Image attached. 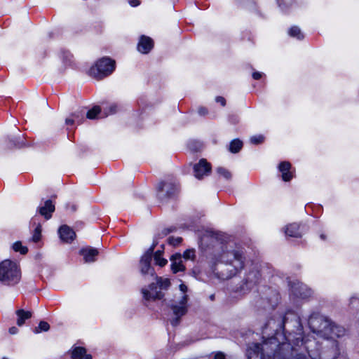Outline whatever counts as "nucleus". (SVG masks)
I'll list each match as a JSON object with an SVG mask.
<instances>
[{"label":"nucleus","instance_id":"1","mask_svg":"<svg viewBox=\"0 0 359 359\" xmlns=\"http://www.w3.org/2000/svg\"><path fill=\"white\" fill-rule=\"evenodd\" d=\"M293 342L295 346L304 345L309 356L312 359H334L339 354L336 340H325L319 344L316 341L308 340L304 342L301 334H299Z\"/></svg>","mask_w":359,"mask_h":359},{"label":"nucleus","instance_id":"2","mask_svg":"<svg viewBox=\"0 0 359 359\" xmlns=\"http://www.w3.org/2000/svg\"><path fill=\"white\" fill-rule=\"evenodd\" d=\"M220 262L225 267L222 271L220 277L223 279H229L244 268L245 257L241 250L226 246L225 249H222L220 255Z\"/></svg>","mask_w":359,"mask_h":359},{"label":"nucleus","instance_id":"3","mask_svg":"<svg viewBox=\"0 0 359 359\" xmlns=\"http://www.w3.org/2000/svg\"><path fill=\"white\" fill-rule=\"evenodd\" d=\"M285 344L290 343L280 344L274 337L267 339L262 344L252 343L247 349L248 359H275V355L280 351Z\"/></svg>","mask_w":359,"mask_h":359},{"label":"nucleus","instance_id":"4","mask_svg":"<svg viewBox=\"0 0 359 359\" xmlns=\"http://www.w3.org/2000/svg\"><path fill=\"white\" fill-rule=\"evenodd\" d=\"M21 278L20 270L16 263L6 259L0 263V282L6 285H14Z\"/></svg>","mask_w":359,"mask_h":359},{"label":"nucleus","instance_id":"5","mask_svg":"<svg viewBox=\"0 0 359 359\" xmlns=\"http://www.w3.org/2000/svg\"><path fill=\"white\" fill-rule=\"evenodd\" d=\"M180 290L183 294L178 302L172 301L170 306L174 315L170 319V323L172 326H177L180 323L181 318L187 313V300L188 296L184 293L187 291V287L184 284L180 285Z\"/></svg>","mask_w":359,"mask_h":359},{"label":"nucleus","instance_id":"6","mask_svg":"<svg viewBox=\"0 0 359 359\" xmlns=\"http://www.w3.org/2000/svg\"><path fill=\"white\" fill-rule=\"evenodd\" d=\"M114 69L115 61L109 57H102L90 69L89 73L97 79H102L111 74Z\"/></svg>","mask_w":359,"mask_h":359},{"label":"nucleus","instance_id":"7","mask_svg":"<svg viewBox=\"0 0 359 359\" xmlns=\"http://www.w3.org/2000/svg\"><path fill=\"white\" fill-rule=\"evenodd\" d=\"M261 273L257 266H252L245 273L239 285V290L248 292L253 289L260 281Z\"/></svg>","mask_w":359,"mask_h":359},{"label":"nucleus","instance_id":"8","mask_svg":"<svg viewBox=\"0 0 359 359\" xmlns=\"http://www.w3.org/2000/svg\"><path fill=\"white\" fill-rule=\"evenodd\" d=\"M330 321L329 319L323 316L313 313L309 317L308 324L313 333H316L320 337H323L329 325Z\"/></svg>","mask_w":359,"mask_h":359},{"label":"nucleus","instance_id":"9","mask_svg":"<svg viewBox=\"0 0 359 359\" xmlns=\"http://www.w3.org/2000/svg\"><path fill=\"white\" fill-rule=\"evenodd\" d=\"M157 245V242L155 241L152 245L147 250V252L142 255L140 261V271L142 275H150L154 276L155 271L153 267L151 266V262L152 259V255L155 247Z\"/></svg>","mask_w":359,"mask_h":359},{"label":"nucleus","instance_id":"10","mask_svg":"<svg viewBox=\"0 0 359 359\" xmlns=\"http://www.w3.org/2000/svg\"><path fill=\"white\" fill-rule=\"evenodd\" d=\"M177 191V185L173 182H161L157 186V197L161 201L173 197Z\"/></svg>","mask_w":359,"mask_h":359},{"label":"nucleus","instance_id":"11","mask_svg":"<svg viewBox=\"0 0 359 359\" xmlns=\"http://www.w3.org/2000/svg\"><path fill=\"white\" fill-rule=\"evenodd\" d=\"M262 299L267 302L266 305L264 306V309H273L279 302L280 295L276 290L268 288L266 290Z\"/></svg>","mask_w":359,"mask_h":359},{"label":"nucleus","instance_id":"12","mask_svg":"<svg viewBox=\"0 0 359 359\" xmlns=\"http://www.w3.org/2000/svg\"><path fill=\"white\" fill-rule=\"evenodd\" d=\"M345 334V329L330 321L323 338L327 340H334L336 337H340Z\"/></svg>","mask_w":359,"mask_h":359},{"label":"nucleus","instance_id":"13","mask_svg":"<svg viewBox=\"0 0 359 359\" xmlns=\"http://www.w3.org/2000/svg\"><path fill=\"white\" fill-rule=\"evenodd\" d=\"M157 285L155 283H152L149 285V288H142V293L143 297L147 301H155L161 299L163 297V293L161 290H157Z\"/></svg>","mask_w":359,"mask_h":359},{"label":"nucleus","instance_id":"14","mask_svg":"<svg viewBox=\"0 0 359 359\" xmlns=\"http://www.w3.org/2000/svg\"><path fill=\"white\" fill-rule=\"evenodd\" d=\"M211 172V165L204 158L201 159L198 163L194 165V176L201 180L204 176L209 175Z\"/></svg>","mask_w":359,"mask_h":359},{"label":"nucleus","instance_id":"15","mask_svg":"<svg viewBox=\"0 0 359 359\" xmlns=\"http://www.w3.org/2000/svg\"><path fill=\"white\" fill-rule=\"evenodd\" d=\"M58 233L60 239L67 243H72L76 238V233L74 230L67 225H62L58 229Z\"/></svg>","mask_w":359,"mask_h":359},{"label":"nucleus","instance_id":"16","mask_svg":"<svg viewBox=\"0 0 359 359\" xmlns=\"http://www.w3.org/2000/svg\"><path fill=\"white\" fill-rule=\"evenodd\" d=\"M292 293L297 297L306 299L311 296L313 292L306 285L302 283H297L292 287Z\"/></svg>","mask_w":359,"mask_h":359},{"label":"nucleus","instance_id":"17","mask_svg":"<svg viewBox=\"0 0 359 359\" xmlns=\"http://www.w3.org/2000/svg\"><path fill=\"white\" fill-rule=\"evenodd\" d=\"M98 254L97 249L92 247H86L80 250V255L83 256L84 262L86 263L95 262Z\"/></svg>","mask_w":359,"mask_h":359},{"label":"nucleus","instance_id":"18","mask_svg":"<svg viewBox=\"0 0 359 359\" xmlns=\"http://www.w3.org/2000/svg\"><path fill=\"white\" fill-rule=\"evenodd\" d=\"M154 47L153 40L146 36H142L137 45L138 50L144 54L148 53Z\"/></svg>","mask_w":359,"mask_h":359},{"label":"nucleus","instance_id":"19","mask_svg":"<svg viewBox=\"0 0 359 359\" xmlns=\"http://www.w3.org/2000/svg\"><path fill=\"white\" fill-rule=\"evenodd\" d=\"M55 205L51 200L45 201L44 205L38 208V211L41 216L46 219H49L52 217V213L55 211Z\"/></svg>","mask_w":359,"mask_h":359},{"label":"nucleus","instance_id":"20","mask_svg":"<svg viewBox=\"0 0 359 359\" xmlns=\"http://www.w3.org/2000/svg\"><path fill=\"white\" fill-rule=\"evenodd\" d=\"M171 269L174 273L179 271H183L185 269L184 266L182 264V259L181 254L177 253L173 255L171 258Z\"/></svg>","mask_w":359,"mask_h":359},{"label":"nucleus","instance_id":"21","mask_svg":"<svg viewBox=\"0 0 359 359\" xmlns=\"http://www.w3.org/2000/svg\"><path fill=\"white\" fill-rule=\"evenodd\" d=\"M291 168V164L288 161H283L279 165V170L282 173V179L285 182L290 181L293 175L290 171Z\"/></svg>","mask_w":359,"mask_h":359},{"label":"nucleus","instance_id":"22","mask_svg":"<svg viewBox=\"0 0 359 359\" xmlns=\"http://www.w3.org/2000/svg\"><path fill=\"white\" fill-rule=\"evenodd\" d=\"M300 226L298 224L293 223L285 226V233L286 236L294 238L302 237Z\"/></svg>","mask_w":359,"mask_h":359},{"label":"nucleus","instance_id":"23","mask_svg":"<svg viewBox=\"0 0 359 359\" xmlns=\"http://www.w3.org/2000/svg\"><path fill=\"white\" fill-rule=\"evenodd\" d=\"M73 359H91L92 356L86 353V349L83 347H76L72 352Z\"/></svg>","mask_w":359,"mask_h":359},{"label":"nucleus","instance_id":"24","mask_svg":"<svg viewBox=\"0 0 359 359\" xmlns=\"http://www.w3.org/2000/svg\"><path fill=\"white\" fill-rule=\"evenodd\" d=\"M15 313L18 317L17 325L18 326H22L25 324V320L29 319L32 316V312L26 311L23 309L17 310Z\"/></svg>","mask_w":359,"mask_h":359},{"label":"nucleus","instance_id":"25","mask_svg":"<svg viewBox=\"0 0 359 359\" xmlns=\"http://www.w3.org/2000/svg\"><path fill=\"white\" fill-rule=\"evenodd\" d=\"M86 114L84 108H79L76 110L71 116L75 119L77 124H81L84 119V115Z\"/></svg>","mask_w":359,"mask_h":359},{"label":"nucleus","instance_id":"26","mask_svg":"<svg viewBox=\"0 0 359 359\" xmlns=\"http://www.w3.org/2000/svg\"><path fill=\"white\" fill-rule=\"evenodd\" d=\"M242 147L243 142L240 140L236 139L231 142L229 149L231 153L235 154L238 152L241 149Z\"/></svg>","mask_w":359,"mask_h":359},{"label":"nucleus","instance_id":"27","mask_svg":"<svg viewBox=\"0 0 359 359\" xmlns=\"http://www.w3.org/2000/svg\"><path fill=\"white\" fill-rule=\"evenodd\" d=\"M162 254L163 250H158L154 255L156 264L160 266H164L168 263V261L165 259L161 257Z\"/></svg>","mask_w":359,"mask_h":359},{"label":"nucleus","instance_id":"28","mask_svg":"<svg viewBox=\"0 0 359 359\" xmlns=\"http://www.w3.org/2000/svg\"><path fill=\"white\" fill-rule=\"evenodd\" d=\"M157 287H159L161 290H166L170 285V280L168 278H162L161 277H156Z\"/></svg>","mask_w":359,"mask_h":359},{"label":"nucleus","instance_id":"29","mask_svg":"<svg viewBox=\"0 0 359 359\" xmlns=\"http://www.w3.org/2000/svg\"><path fill=\"white\" fill-rule=\"evenodd\" d=\"M289 35L292 37H296L299 40L304 39V34L302 33L299 27L297 26L292 27L289 30Z\"/></svg>","mask_w":359,"mask_h":359},{"label":"nucleus","instance_id":"30","mask_svg":"<svg viewBox=\"0 0 359 359\" xmlns=\"http://www.w3.org/2000/svg\"><path fill=\"white\" fill-rule=\"evenodd\" d=\"M12 248L15 252H19L21 255H25L28 252V248L26 246H23L20 241L14 243Z\"/></svg>","mask_w":359,"mask_h":359},{"label":"nucleus","instance_id":"31","mask_svg":"<svg viewBox=\"0 0 359 359\" xmlns=\"http://www.w3.org/2000/svg\"><path fill=\"white\" fill-rule=\"evenodd\" d=\"M50 329L49 324L46 321H41L39 324V326L35 327L34 330V333H39L41 332H47Z\"/></svg>","mask_w":359,"mask_h":359},{"label":"nucleus","instance_id":"32","mask_svg":"<svg viewBox=\"0 0 359 359\" xmlns=\"http://www.w3.org/2000/svg\"><path fill=\"white\" fill-rule=\"evenodd\" d=\"M100 111V107L99 106H95L92 109L89 110L86 113V117L89 119H95Z\"/></svg>","mask_w":359,"mask_h":359},{"label":"nucleus","instance_id":"33","mask_svg":"<svg viewBox=\"0 0 359 359\" xmlns=\"http://www.w3.org/2000/svg\"><path fill=\"white\" fill-rule=\"evenodd\" d=\"M218 175L224 177L226 180H229L231 178V172L223 167H218L216 170Z\"/></svg>","mask_w":359,"mask_h":359},{"label":"nucleus","instance_id":"34","mask_svg":"<svg viewBox=\"0 0 359 359\" xmlns=\"http://www.w3.org/2000/svg\"><path fill=\"white\" fill-rule=\"evenodd\" d=\"M264 137L262 135H255L250 137V141L253 144H259L264 142Z\"/></svg>","mask_w":359,"mask_h":359},{"label":"nucleus","instance_id":"35","mask_svg":"<svg viewBox=\"0 0 359 359\" xmlns=\"http://www.w3.org/2000/svg\"><path fill=\"white\" fill-rule=\"evenodd\" d=\"M41 226L39 225L34 229V234H33V236H32V241L34 243H37L40 240V238H41Z\"/></svg>","mask_w":359,"mask_h":359},{"label":"nucleus","instance_id":"36","mask_svg":"<svg viewBox=\"0 0 359 359\" xmlns=\"http://www.w3.org/2000/svg\"><path fill=\"white\" fill-rule=\"evenodd\" d=\"M182 241V238L181 237L174 238V237H169L168 239V242L170 245L175 246L179 245Z\"/></svg>","mask_w":359,"mask_h":359},{"label":"nucleus","instance_id":"37","mask_svg":"<svg viewBox=\"0 0 359 359\" xmlns=\"http://www.w3.org/2000/svg\"><path fill=\"white\" fill-rule=\"evenodd\" d=\"M183 257L185 259H193L195 257V250H187L184 252Z\"/></svg>","mask_w":359,"mask_h":359},{"label":"nucleus","instance_id":"38","mask_svg":"<svg viewBox=\"0 0 359 359\" xmlns=\"http://www.w3.org/2000/svg\"><path fill=\"white\" fill-rule=\"evenodd\" d=\"M168 234V231H167L166 228L163 229L160 233H158L154 239V241H156L158 243V240L160 238H162L165 236H166ZM154 242H153L154 243Z\"/></svg>","mask_w":359,"mask_h":359},{"label":"nucleus","instance_id":"39","mask_svg":"<svg viewBox=\"0 0 359 359\" xmlns=\"http://www.w3.org/2000/svg\"><path fill=\"white\" fill-rule=\"evenodd\" d=\"M11 146L17 148H20L25 145V143L22 140H10Z\"/></svg>","mask_w":359,"mask_h":359},{"label":"nucleus","instance_id":"40","mask_svg":"<svg viewBox=\"0 0 359 359\" xmlns=\"http://www.w3.org/2000/svg\"><path fill=\"white\" fill-rule=\"evenodd\" d=\"M229 121L232 124H237L239 122V118L236 114H230L229 116Z\"/></svg>","mask_w":359,"mask_h":359},{"label":"nucleus","instance_id":"41","mask_svg":"<svg viewBox=\"0 0 359 359\" xmlns=\"http://www.w3.org/2000/svg\"><path fill=\"white\" fill-rule=\"evenodd\" d=\"M215 101L217 102H219L222 104V106L224 107L226 105V100L225 99L222 97V96H217L216 98H215Z\"/></svg>","mask_w":359,"mask_h":359},{"label":"nucleus","instance_id":"42","mask_svg":"<svg viewBox=\"0 0 359 359\" xmlns=\"http://www.w3.org/2000/svg\"><path fill=\"white\" fill-rule=\"evenodd\" d=\"M65 123L67 125H72L74 124V123H76V121H75V119H74V118L72 116V117H69V118H67L66 120H65Z\"/></svg>","mask_w":359,"mask_h":359},{"label":"nucleus","instance_id":"43","mask_svg":"<svg viewBox=\"0 0 359 359\" xmlns=\"http://www.w3.org/2000/svg\"><path fill=\"white\" fill-rule=\"evenodd\" d=\"M262 76V74L259 72H255L252 74V78L255 80L259 79Z\"/></svg>","mask_w":359,"mask_h":359},{"label":"nucleus","instance_id":"44","mask_svg":"<svg viewBox=\"0 0 359 359\" xmlns=\"http://www.w3.org/2000/svg\"><path fill=\"white\" fill-rule=\"evenodd\" d=\"M129 4L131 6L135 7L140 5V2L139 0H130Z\"/></svg>","mask_w":359,"mask_h":359},{"label":"nucleus","instance_id":"45","mask_svg":"<svg viewBox=\"0 0 359 359\" xmlns=\"http://www.w3.org/2000/svg\"><path fill=\"white\" fill-rule=\"evenodd\" d=\"M198 113H199L200 115L204 116V115L208 114V110L205 107H200L198 109Z\"/></svg>","mask_w":359,"mask_h":359},{"label":"nucleus","instance_id":"46","mask_svg":"<svg viewBox=\"0 0 359 359\" xmlns=\"http://www.w3.org/2000/svg\"><path fill=\"white\" fill-rule=\"evenodd\" d=\"M224 355L222 353L218 352L215 355L212 359H224Z\"/></svg>","mask_w":359,"mask_h":359},{"label":"nucleus","instance_id":"47","mask_svg":"<svg viewBox=\"0 0 359 359\" xmlns=\"http://www.w3.org/2000/svg\"><path fill=\"white\" fill-rule=\"evenodd\" d=\"M11 334H15L18 332V329L15 327H11L8 330Z\"/></svg>","mask_w":359,"mask_h":359},{"label":"nucleus","instance_id":"48","mask_svg":"<svg viewBox=\"0 0 359 359\" xmlns=\"http://www.w3.org/2000/svg\"><path fill=\"white\" fill-rule=\"evenodd\" d=\"M167 231H168V234L171 232H173L176 230V228L174 226H170L169 228H166Z\"/></svg>","mask_w":359,"mask_h":359},{"label":"nucleus","instance_id":"49","mask_svg":"<svg viewBox=\"0 0 359 359\" xmlns=\"http://www.w3.org/2000/svg\"><path fill=\"white\" fill-rule=\"evenodd\" d=\"M285 322H286V320L285 318L283 319H282L281 324H280V328L283 329V330H284V325H285Z\"/></svg>","mask_w":359,"mask_h":359},{"label":"nucleus","instance_id":"50","mask_svg":"<svg viewBox=\"0 0 359 359\" xmlns=\"http://www.w3.org/2000/svg\"><path fill=\"white\" fill-rule=\"evenodd\" d=\"M116 105H113L110 107V111L111 113H114L116 111Z\"/></svg>","mask_w":359,"mask_h":359},{"label":"nucleus","instance_id":"51","mask_svg":"<svg viewBox=\"0 0 359 359\" xmlns=\"http://www.w3.org/2000/svg\"><path fill=\"white\" fill-rule=\"evenodd\" d=\"M71 209H72V210L73 212L76 211V205H71Z\"/></svg>","mask_w":359,"mask_h":359},{"label":"nucleus","instance_id":"52","mask_svg":"<svg viewBox=\"0 0 359 359\" xmlns=\"http://www.w3.org/2000/svg\"><path fill=\"white\" fill-rule=\"evenodd\" d=\"M210 299L212 301L215 300V294H211V295L210 296Z\"/></svg>","mask_w":359,"mask_h":359},{"label":"nucleus","instance_id":"53","mask_svg":"<svg viewBox=\"0 0 359 359\" xmlns=\"http://www.w3.org/2000/svg\"><path fill=\"white\" fill-rule=\"evenodd\" d=\"M320 238H321L322 239H325V236H324L323 234H322V235L320 236Z\"/></svg>","mask_w":359,"mask_h":359},{"label":"nucleus","instance_id":"54","mask_svg":"<svg viewBox=\"0 0 359 359\" xmlns=\"http://www.w3.org/2000/svg\"><path fill=\"white\" fill-rule=\"evenodd\" d=\"M2 359H8L7 357H3Z\"/></svg>","mask_w":359,"mask_h":359},{"label":"nucleus","instance_id":"55","mask_svg":"<svg viewBox=\"0 0 359 359\" xmlns=\"http://www.w3.org/2000/svg\"><path fill=\"white\" fill-rule=\"evenodd\" d=\"M271 321H269V325H271Z\"/></svg>","mask_w":359,"mask_h":359}]
</instances>
